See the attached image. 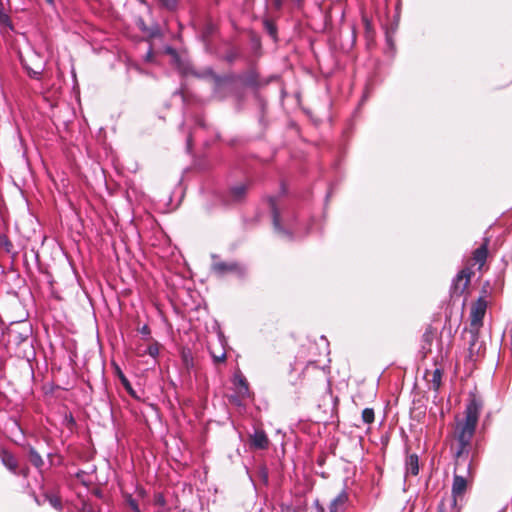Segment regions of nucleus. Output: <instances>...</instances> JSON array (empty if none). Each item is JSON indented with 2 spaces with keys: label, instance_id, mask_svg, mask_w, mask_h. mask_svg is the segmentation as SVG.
I'll return each mask as SVG.
<instances>
[{
  "label": "nucleus",
  "instance_id": "nucleus-1",
  "mask_svg": "<svg viewBox=\"0 0 512 512\" xmlns=\"http://www.w3.org/2000/svg\"><path fill=\"white\" fill-rule=\"evenodd\" d=\"M482 403L475 397L466 404L464 417L456 419L454 435L458 442L455 452L456 459H467L471 440L474 436L478 419L481 413Z\"/></svg>",
  "mask_w": 512,
  "mask_h": 512
},
{
  "label": "nucleus",
  "instance_id": "nucleus-2",
  "mask_svg": "<svg viewBox=\"0 0 512 512\" xmlns=\"http://www.w3.org/2000/svg\"><path fill=\"white\" fill-rule=\"evenodd\" d=\"M472 480L471 462L468 459H456L451 495L442 499L438 510L461 512L464 495Z\"/></svg>",
  "mask_w": 512,
  "mask_h": 512
},
{
  "label": "nucleus",
  "instance_id": "nucleus-3",
  "mask_svg": "<svg viewBox=\"0 0 512 512\" xmlns=\"http://www.w3.org/2000/svg\"><path fill=\"white\" fill-rule=\"evenodd\" d=\"M473 272L470 268H464L458 272L452 281L451 293L453 296H461L467 289Z\"/></svg>",
  "mask_w": 512,
  "mask_h": 512
},
{
  "label": "nucleus",
  "instance_id": "nucleus-4",
  "mask_svg": "<svg viewBox=\"0 0 512 512\" xmlns=\"http://www.w3.org/2000/svg\"><path fill=\"white\" fill-rule=\"evenodd\" d=\"M486 301L479 298L477 302L472 306L470 311V329L479 331L483 324V318L486 313Z\"/></svg>",
  "mask_w": 512,
  "mask_h": 512
},
{
  "label": "nucleus",
  "instance_id": "nucleus-5",
  "mask_svg": "<svg viewBox=\"0 0 512 512\" xmlns=\"http://www.w3.org/2000/svg\"><path fill=\"white\" fill-rule=\"evenodd\" d=\"M470 342H469V358L471 360H475L476 357L482 355L484 353V345L479 342V331L475 329H470Z\"/></svg>",
  "mask_w": 512,
  "mask_h": 512
},
{
  "label": "nucleus",
  "instance_id": "nucleus-6",
  "mask_svg": "<svg viewBox=\"0 0 512 512\" xmlns=\"http://www.w3.org/2000/svg\"><path fill=\"white\" fill-rule=\"evenodd\" d=\"M212 269L220 276H223L227 273H235L238 275H242L244 273V269L234 262H216L213 264Z\"/></svg>",
  "mask_w": 512,
  "mask_h": 512
},
{
  "label": "nucleus",
  "instance_id": "nucleus-7",
  "mask_svg": "<svg viewBox=\"0 0 512 512\" xmlns=\"http://www.w3.org/2000/svg\"><path fill=\"white\" fill-rule=\"evenodd\" d=\"M270 207L272 210V216H273V226L277 233L282 235L283 237H286L287 239H293V231L284 229L280 224V213L278 209L276 208L275 200L271 198L269 200Z\"/></svg>",
  "mask_w": 512,
  "mask_h": 512
},
{
  "label": "nucleus",
  "instance_id": "nucleus-8",
  "mask_svg": "<svg viewBox=\"0 0 512 512\" xmlns=\"http://www.w3.org/2000/svg\"><path fill=\"white\" fill-rule=\"evenodd\" d=\"M0 459L2 464L14 475H19V465L16 457L8 450H0Z\"/></svg>",
  "mask_w": 512,
  "mask_h": 512
},
{
  "label": "nucleus",
  "instance_id": "nucleus-9",
  "mask_svg": "<svg viewBox=\"0 0 512 512\" xmlns=\"http://www.w3.org/2000/svg\"><path fill=\"white\" fill-rule=\"evenodd\" d=\"M32 57L36 60V63H33V66L29 65L26 59H22V64L30 77L39 79L44 70V62L37 55H32Z\"/></svg>",
  "mask_w": 512,
  "mask_h": 512
},
{
  "label": "nucleus",
  "instance_id": "nucleus-10",
  "mask_svg": "<svg viewBox=\"0 0 512 512\" xmlns=\"http://www.w3.org/2000/svg\"><path fill=\"white\" fill-rule=\"evenodd\" d=\"M250 445L256 449H267L269 439L263 430H255L250 436Z\"/></svg>",
  "mask_w": 512,
  "mask_h": 512
},
{
  "label": "nucleus",
  "instance_id": "nucleus-11",
  "mask_svg": "<svg viewBox=\"0 0 512 512\" xmlns=\"http://www.w3.org/2000/svg\"><path fill=\"white\" fill-rule=\"evenodd\" d=\"M347 501L348 494L343 490L331 501L329 512H343Z\"/></svg>",
  "mask_w": 512,
  "mask_h": 512
},
{
  "label": "nucleus",
  "instance_id": "nucleus-12",
  "mask_svg": "<svg viewBox=\"0 0 512 512\" xmlns=\"http://www.w3.org/2000/svg\"><path fill=\"white\" fill-rule=\"evenodd\" d=\"M488 242V239H485L484 243L473 252V260L479 265V269L484 266L488 256Z\"/></svg>",
  "mask_w": 512,
  "mask_h": 512
},
{
  "label": "nucleus",
  "instance_id": "nucleus-13",
  "mask_svg": "<svg viewBox=\"0 0 512 512\" xmlns=\"http://www.w3.org/2000/svg\"><path fill=\"white\" fill-rule=\"evenodd\" d=\"M419 473V463L417 455H410L406 459V474L416 476Z\"/></svg>",
  "mask_w": 512,
  "mask_h": 512
},
{
  "label": "nucleus",
  "instance_id": "nucleus-14",
  "mask_svg": "<svg viewBox=\"0 0 512 512\" xmlns=\"http://www.w3.org/2000/svg\"><path fill=\"white\" fill-rule=\"evenodd\" d=\"M246 191H247L246 185H244V184L236 185L230 189V197L235 202L241 201L245 197Z\"/></svg>",
  "mask_w": 512,
  "mask_h": 512
},
{
  "label": "nucleus",
  "instance_id": "nucleus-15",
  "mask_svg": "<svg viewBox=\"0 0 512 512\" xmlns=\"http://www.w3.org/2000/svg\"><path fill=\"white\" fill-rule=\"evenodd\" d=\"M442 380V369L441 368H435L432 372V377L429 380L430 386L434 391H438L441 385Z\"/></svg>",
  "mask_w": 512,
  "mask_h": 512
},
{
  "label": "nucleus",
  "instance_id": "nucleus-16",
  "mask_svg": "<svg viewBox=\"0 0 512 512\" xmlns=\"http://www.w3.org/2000/svg\"><path fill=\"white\" fill-rule=\"evenodd\" d=\"M29 461L38 469H40L44 465V461L41 455L31 447L28 452Z\"/></svg>",
  "mask_w": 512,
  "mask_h": 512
},
{
  "label": "nucleus",
  "instance_id": "nucleus-17",
  "mask_svg": "<svg viewBox=\"0 0 512 512\" xmlns=\"http://www.w3.org/2000/svg\"><path fill=\"white\" fill-rule=\"evenodd\" d=\"M235 385L237 386V392L240 396L248 394V384L243 377H235Z\"/></svg>",
  "mask_w": 512,
  "mask_h": 512
},
{
  "label": "nucleus",
  "instance_id": "nucleus-18",
  "mask_svg": "<svg viewBox=\"0 0 512 512\" xmlns=\"http://www.w3.org/2000/svg\"><path fill=\"white\" fill-rule=\"evenodd\" d=\"M0 249L6 253L13 251V244L5 234H0Z\"/></svg>",
  "mask_w": 512,
  "mask_h": 512
},
{
  "label": "nucleus",
  "instance_id": "nucleus-19",
  "mask_svg": "<svg viewBox=\"0 0 512 512\" xmlns=\"http://www.w3.org/2000/svg\"><path fill=\"white\" fill-rule=\"evenodd\" d=\"M361 417L365 424H372L375 419L374 410L372 408H365L362 411Z\"/></svg>",
  "mask_w": 512,
  "mask_h": 512
},
{
  "label": "nucleus",
  "instance_id": "nucleus-20",
  "mask_svg": "<svg viewBox=\"0 0 512 512\" xmlns=\"http://www.w3.org/2000/svg\"><path fill=\"white\" fill-rule=\"evenodd\" d=\"M160 351V344L157 341H154L152 344H150L147 349L145 350V354H148L152 358L156 359L159 355Z\"/></svg>",
  "mask_w": 512,
  "mask_h": 512
},
{
  "label": "nucleus",
  "instance_id": "nucleus-21",
  "mask_svg": "<svg viewBox=\"0 0 512 512\" xmlns=\"http://www.w3.org/2000/svg\"><path fill=\"white\" fill-rule=\"evenodd\" d=\"M46 500L56 510H61L62 509V504H61V500H60L59 497H57L55 495H46Z\"/></svg>",
  "mask_w": 512,
  "mask_h": 512
},
{
  "label": "nucleus",
  "instance_id": "nucleus-22",
  "mask_svg": "<svg viewBox=\"0 0 512 512\" xmlns=\"http://www.w3.org/2000/svg\"><path fill=\"white\" fill-rule=\"evenodd\" d=\"M125 502L130 507L132 512H140V507L138 502L132 497V495L128 494L125 496Z\"/></svg>",
  "mask_w": 512,
  "mask_h": 512
},
{
  "label": "nucleus",
  "instance_id": "nucleus-23",
  "mask_svg": "<svg viewBox=\"0 0 512 512\" xmlns=\"http://www.w3.org/2000/svg\"><path fill=\"white\" fill-rule=\"evenodd\" d=\"M162 7L173 11L177 8L178 0H156Z\"/></svg>",
  "mask_w": 512,
  "mask_h": 512
},
{
  "label": "nucleus",
  "instance_id": "nucleus-24",
  "mask_svg": "<svg viewBox=\"0 0 512 512\" xmlns=\"http://www.w3.org/2000/svg\"><path fill=\"white\" fill-rule=\"evenodd\" d=\"M211 356L215 364L222 363L226 359V353L223 349L220 353H215L214 351H211Z\"/></svg>",
  "mask_w": 512,
  "mask_h": 512
},
{
  "label": "nucleus",
  "instance_id": "nucleus-25",
  "mask_svg": "<svg viewBox=\"0 0 512 512\" xmlns=\"http://www.w3.org/2000/svg\"><path fill=\"white\" fill-rule=\"evenodd\" d=\"M264 25H265V28L267 29L268 33L272 37H275L276 36V28L274 27V25L269 21H265Z\"/></svg>",
  "mask_w": 512,
  "mask_h": 512
},
{
  "label": "nucleus",
  "instance_id": "nucleus-26",
  "mask_svg": "<svg viewBox=\"0 0 512 512\" xmlns=\"http://www.w3.org/2000/svg\"><path fill=\"white\" fill-rule=\"evenodd\" d=\"M120 378H121V381L123 383V385L125 386V388L128 390V392L130 394H133V391H132V388H131V385L129 383V381L127 380V378L122 374L120 373Z\"/></svg>",
  "mask_w": 512,
  "mask_h": 512
},
{
  "label": "nucleus",
  "instance_id": "nucleus-27",
  "mask_svg": "<svg viewBox=\"0 0 512 512\" xmlns=\"http://www.w3.org/2000/svg\"><path fill=\"white\" fill-rule=\"evenodd\" d=\"M139 332L145 336L146 338H148L150 336V328L148 327V325H143L140 329H139Z\"/></svg>",
  "mask_w": 512,
  "mask_h": 512
},
{
  "label": "nucleus",
  "instance_id": "nucleus-28",
  "mask_svg": "<svg viewBox=\"0 0 512 512\" xmlns=\"http://www.w3.org/2000/svg\"><path fill=\"white\" fill-rule=\"evenodd\" d=\"M0 24L1 25H8L9 24V17L5 13H0Z\"/></svg>",
  "mask_w": 512,
  "mask_h": 512
},
{
  "label": "nucleus",
  "instance_id": "nucleus-29",
  "mask_svg": "<svg viewBox=\"0 0 512 512\" xmlns=\"http://www.w3.org/2000/svg\"><path fill=\"white\" fill-rule=\"evenodd\" d=\"M156 503H158L160 505H164L165 504V499H164L163 495L158 494L156 496Z\"/></svg>",
  "mask_w": 512,
  "mask_h": 512
},
{
  "label": "nucleus",
  "instance_id": "nucleus-30",
  "mask_svg": "<svg viewBox=\"0 0 512 512\" xmlns=\"http://www.w3.org/2000/svg\"><path fill=\"white\" fill-rule=\"evenodd\" d=\"M313 512H324V508L318 502H316L315 510Z\"/></svg>",
  "mask_w": 512,
  "mask_h": 512
},
{
  "label": "nucleus",
  "instance_id": "nucleus-31",
  "mask_svg": "<svg viewBox=\"0 0 512 512\" xmlns=\"http://www.w3.org/2000/svg\"><path fill=\"white\" fill-rule=\"evenodd\" d=\"M191 141H192V140H191V136H189V137H188V139H187V146H188V149H190V147H191Z\"/></svg>",
  "mask_w": 512,
  "mask_h": 512
},
{
  "label": "nucleus",
  "instance_id": "nucleus-32",
  "mask_svg": "<svg viewBox=\"0 0 512 512\" xmlns=\"http://www.w3.org/2000/svg\"><path fill=\"white\" fill-rule=\"evenodd\" d=\"M46 2L50 5H54V0H46Z\"/></svg>",
  "mask_w": 512,
  "mask_h": 512
},
{
  "label": "nucleus",
  "instance_id": "nucleus-33",
  "mask_svg": "<svg viewBox=\"0 0 512 512\" xmlns=\"http://www.w3.org/2000/svg\"><path fill=\"white\" fill-rule=\"evenodd\" d=\"M23 475L27 476V471L26 470H23Z\"/></svg>",
  "mask_w": 512,
  "mask_h": 512
},
{
  "label": "nucleus",
  "instance_id": "nucleus-34",
  "mask_svg": "<svg viewBox=\"0 0 512 512\" xmlns=\"http://www.w3.org/2000/svg\"><path fill=\"white\" fill-rule=\"evenodd\" d=\"M438 512H442V511H439V510H438Z\"/></svg>",
  "mask_w": 512,
  "mask_h": 512
}]
</instances>
